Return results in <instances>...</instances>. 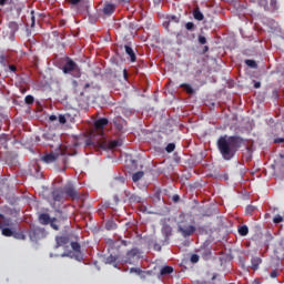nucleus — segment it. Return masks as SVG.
Returning a JSON list of instances; mask_svg holds the SVG:
<instances>
[{"mask_svg": "<svg viewBox=\"0 0 284 284\" xmlns=\"http://www.w3.org/2000/svg\"><path fill=\"white\" fill-rule=\"evenodd\" d=\"M241 148H245L250 153L246 140L240 135H221L217 140L219 152L226 162L234 159Z\"/></svg>", "mask_w": 284, "mask_h": 284, "instance_id": "1", "label": "nucleus"}, {"mask_svg": "<svg viewBox=\"0 0 284 284\" xmlns=\"http://www.w3.org/2000/svg\"><path fill=\"white\" fill-rule=\"evenodd\" d=\"M87 146H98L101 149H106L108 148V142L105 141V135L103 134H98L95 132L91 133V139H88L85 141Z\"/></svg>", "mask_w": 284, "mask_h": 284, "instance_id": "2", "label": "nucleus"}, {"mask_svg": "<svg viewBox=\"0 0 284 284\" xmlns=\"http://www.w3.org/2000/svg\"><path fill=\"white\" fill-rule=\"evenodd\" d=\"M27 234L29 236V240H31L32 242H36V243H38V241H42L48 235V233H45L44 227H39L36 225L31 226L27 231Z\"/></svg>", "mask_w": 284, "mask_h": 284, "instance_id": "3", "label": "nucleus"}, {"mask_svg": "<svg viewBox=\"0 0 284 284\" xmlns=\"http://www.w3.org/2000/svg\"><path fill=\"white\" fill-rule=\"evenodd\" d=\"M62 72L64 74H72L74 78L79 79L81 77V71L78 65L72 59H69L67 63L62 67Z\"/></svg>", "mask_w": 284, "mask_h": 284, "instance_id": "4", "label": "nucleus"}, {"mask_svg": "<svg viewBox=\"0 0 284 284\" xmlns=\"http://www.w3.org/2000/svg\"><path fill=\"white\" fill-rule=\"evenodd\" d=\"M60 190H62L68 199H70L71 201L81 200V194L78 192V190L74 187V184L72 183L64 184V186L60 187Z\"/></svg>", "mask_w": 284, "mask_h": 284, "instance_id": "5", "label": "nucleus"}, {"mask_svg": "<svg viewBox=\"0 0 284 284\" xmlns=\"http://www.w3.org/2000/svg\"><path fill=\"white\" fill-rule=\"evenodd\" d=\"M140 255H141L140 248L133 247L128 253H125L122 261L124 264L133 265L136 261L140 260Z\"/></svg>", "mask_w": 284, "mask_h": 284, "instance_id": "6", "label": "nucleus"}, {"mask_svg": "<svg viewBox=\"0 0 284 284\" xmlns=\"http://www.w3.org/2000/svg\"><path fill=\"white\" fill-rule=\"evenodd\" d=\"M39 222L41 225H51L53 231L59 232L60 231V226L59 224H57V217H50V215L48 213H41L39 215Z\"/></svg>", "mask_w": 284, "mask_h": 284, "instance_id": "7", "label": "nucleus"}, {"mask_svg": "<svg viewBox=\"0 0 284 284\" xmlns=\"http://www.w3.org/2000/svg\"><path fill=\"white\" fill-rule=\"evenodd\" d=\"M109 124V120L105 118H101L94 121V131L92 133L104 135V128Z\"/></svg>", "mask_w": 284, "mask_h": 284, "instance_id": "8", "label": "nucleus"}, {"mask_svg": "<svg viewBox=\"0 0 284 284\" xmlns=\"http://www.w3.org/2000/svg\"><path fill=\"white\" fill-rule=\"evenodd\" d=\"M178 231L180 232V234H182L183 237H189L197 231V227H195L194 225L180 224Z\"/></svg>", "mask_w": 284, "mask_h": 284, "instance_id": "9", "label": "nucleus"}, {"mask_svg": "<svg viewBox=\"0 0 284 284\" xmlns=\"http://www.w3.org/2000/svg\"><path fill=\"white\" fill-rule=\"evenodd\" d=\"M53 202H65L70 199L60 187L55 189L51 193Z\"/></svg>", "mask_w": 284, "mask_h": 284, "instance_id": "10", "label": "nucleus"}, {"mask_svg": "<svg viewBox=\"0 0 284 284\" xmlns=\"http://www.w3.org/2000/svg\"><path fill=\"white\" fill-rule=\"evenodd\" d=\"M60 155L61 154L59 153L51 152L49 154H44L43 156H41L40 161L45 164L55 163V161L59 160Z\"/></svg>", "mask_w": 284, "mask_h": 284, "instance_id": "11", "label": "nucleus"}, {"mask_svg": "<svg viewBox=\"0 0 284 284\" xmlns=\"http://www.w3.org/2000/svg\"><path fill=\"white\" fill-rule=\"evenodd\" d=\"M55 242H57L55 248H60V247H67L70 240L67 235H60L55 237Z\"/></svg>", "mask_w": 284, "mask_h": 284, "instance_id": "12", "label": "nucleus"}, {"mask_svg": "<svg viewBox=\"0 0 284 284\" xmlns=\"http://www.w3.org/2000/svg\"><path fill=\"white\" fill-rule=\"evenodd\" d=\"M71 248L77 253L75 255V260L77 261H82L83 260V255L81 254V245L79 242H71L70 243Z\"/></svg>", "mask_w": 284, "mask_h": 284, "instance_id": "13", "label": "nucleus"}, {"mask_svg": "<svg viewBox=\"0 0 284 284\" xmlns=\"http://www.w3.org/2000/svg\"><path fill=\"white\" fill-rule=\"evenodd\" d=\"M126 121L121 118L113 119V128H115L120 133L123 132Z\"/></svg>", "mask_w": 284, "mask_h": 284, "instance_id": "14", "label": "nucleus"}, {"mask_svg": "<svg viewBox=\"0 0 284 284\" xmlns=\"http://www.w3.org/2000/svg\"><path fill=\"white\" fill-rule=\"evenodd\" d=\"M105 265H112L115 268H119V257L110 255L109 257L104 258Z\"/></svg>", "mask_w": 284, "mask_h": 284, "instance_id": "15", "label": "nucleus"}, {"mask_svg": "<svg viewBox=\"0 0 284 284\" xmlns=\"http://www.w3.org/2000/svg\"><path fill=\"white\" fill-rule=\"evenodd\" d=\"M115 12V4L113 3H106L104 4V8H103V13L105 16H111Z\"/></svg>", "mask_w": 284, "mask_h": 284, "instance_id": "16", "label": "nucleus"}, {"mask_svg": "<svg viewBox=\"0 0 284 284\" xmlns=\"http://www.w3.org/2000/svg\"><path fill=\"white\" fill-rule=\"evenodd\" d=\"M161 233L164 235L165 241H168L172 235V227L169 224H164L163 229H161Z\"/></svg>", "mask_w": 284, "mask_h": 284, "instance_id": "17", "label": "nucleus"}, {"mask_svg": "<svg viewBox=\"0 0 284 284\" xmlns=\"http://www.w3.org/2000/svg\"><path fill=\"white\" fill-rule=\"evenodd\" d=\"M2 226H12V220L0 214V229H2Z\"/></svg>", "mask_w": 284, "mask_h": 284, "instance_id": "18", "label": "nucleus"}, {"mask_svg": "<svg viewBox=\"0 0 284 284\" xmlns=\"http://www.w3.org/2000/svg\"><path fill=\"white\" fill-rule=\"evenodd\" d=\"M124 51H125V54H128L130 57V61L134 63L136 60V57H135V53H134L132 47L124 45Z\"/></svg>", "mask_w": 284, "mask_h": 284, "instance_id": "19", "label": "nucleus"}, {"mask_svg": "<svg viewBox=\"0 0 284 284\" xmlns=\"http://www.w3.org/2000/svg\"><path fill=\"white\" fill-rule=\"evenodd\" d=\"M174 22V23H180V18L175 17V16H170L169 17V21L164 22V29L170 31V23Z\"/></svg>", "mask_w": 284, "mask_h": 284, "instance_id": "20", "label": "nucleus"}, {"mask_svg": "<svg viewBox=\"0 0 284 284\" xmlns=\"http://www.w3.org/2000/svg\"><path fill=\"white\" fill-rule=\"evenodd\" d=\"M172 273H174V267H172V266H163L160 270V275L161 276L171 275Z\"/></svg>", "mask_w": 284, "mask_h": 284, "instance_id": "21", "label": "nucleus"}, {"mask_svg": "<svg viewBox=\"0 0 284 284\" xmlns=\"http://www.w3.org/2000/svg\"><path fill=\"white\" fill-rule=\"evenodd\" d=\"M130 273H135L136 275H140L142 280H145L146 271H142L140 267H131Z\"/></svg>", "mask_w": 284, "mask_h": 284, "instance_id": "22", "label": "nucleus"}, {"mask_svg": "<svg viewBox=\"0 0 284 284\" xmlns=\"http://www.w3.org/2000/svg\"><path fill=\"white\" fill-rule=\"evenodd\" d=\"M237 232L240 236H247L248 235V227L247 225H240L237 226Z\"/></svg>", "mask_w": 284, "mask_h": 284, "instance_id": "23", "label": "nucleus"}, {"mask_svg": "<svg viewBox=\"0 0 284 284\" xmlns=\"http://www.w3.org/2000/svg\"><path fill=\"white\" fill-rule=\"evenodd\" d=\"M193 17L196 21H203L204 20V14L201 13L200 8H195L193 11Z\"/></svg>", "mask_w": 284, "mask_h": 284, "instance_id": "24", "label": "nucleus"}, {"mask_svg": "<svg viewBox=\"0 0 284 284\" xmlns=\"http://www.w3.org/2000/svg\"><path fill=\"white\" fill-rule=\"evenodd\" d=\"M12 236L18 241H26L27 240V235L23 231L14 232Z\"/></svg>", "mask_w": 284, "mask_h": 284, "instance_id": "25", "label": "nucleus"}, {"mask_svg": "<svg viewBox=\"0 0 284 284\" xmlns=\"http://www.w3.org/2000/svg\"><path fill=\"white\" fill-rule=\"evenodd\" d=\"M180 88L183 89L187 94H194L193 88L187 83L180 84Z\"/></svg>", "mask_w": 284, "mask_h": 284, "instance_id": "26", "label": "nucleus"}, {"mask_svg": "<svg viewBox=\"0 0 284 284\" xmlns=\"http://www.w3.org/2000/svg\"><path fill=\"white\" fill-rule=\"evenodd\" d=\"M57 221H68V214L61 210H57Z\"/></svg>", "mask_w": 284, "mask_h": 284, "instance_id": "27", "label": "nucleus"}, {"mask_svg": "<svg viewBox=\"0 0 284 284\" xmlns=\"http://www.w3.org/2000/svg\"><path fill=\"white\" fill-rule=\"evenodd\" d=\"M0 230H2V235L10 237L13 236L16 232H13L11 229L2 226L0 227Z\"/></svg>", "mask_w": 284, "mask_h": 284, "instance_id": "28", "label": "nucleus"}, {"mask_svg": "<svg viewBox=\"0 0 284 284\" xmlns=\"http://www.w3.org/2000/svg\"><path fill=\"white\" fill-rule=\"evenodd\" d=\"M143 178H144V172L139 171V172L133 174L132 180H133V182H139Z\"/></svg>", "mask_w": 284, "mask_h": 284, "instance_id": "29", "label": "nucleus"}, {"mask_svg": "<svg viewBox=\"0 0 284 284\" xmlns=\"http://www.w3.org/2000/svg\"><path fill=\"white\" fill-rule=\"evenodd\" d=\"M141 201H142V197L135 194L131 195L128 200V202L130 203H140Z\"/></svg>", "mask_w": 284, "mask_h": 284, "instance_id": "30", "label": "nucleus"}, {"mask_svg": "<svg viewBox=\"0 0 284 284\" xmlns=\"http://www.w3.org/2000/svg\"><path fill=\"white\" fill-rule=\"evenodd\" d=\"M120 146H121L120 140H112V141H110V144H109L110 149H115V148H120Z\"/></svg>", "mask_w": 284, "mask_h": 284, "instance_id": "31", "label": "nucleus"}, {"mask_svg": "<svg viewBox=\"0 0 284 284\" xmlns=\"http://www.w3.org/2000/svg\"><path fill=\"white\" fill-rule=\"evenodd\" d=\"M9 29L11 30V33H16L19 30V26L17 22H10Z\"/></svg>", "mask_w": 284, "mask_h": 284, "instance_id": "32", "label": "nucleus"}, {"mask_svg": "<svg viewBox=\"0 0 284 284\" xmlns=\"http://www.w3.org/2000/svg\"><path fill=\"white\" fill-rule=\"evenodd\" d=\"M245 65H248L251 69H257V62L254 60H245Z\"/></svg>", "mask_w": 284, "mask_h": 284, "instance_id": "33", "label": "nucleus"}, {"mask_svg": "<svg viewBox=\"0 0 284 284\" xmlns=\"http://www.w3.org/2000/svg\"><path fill=\"white\" fill-rule=\"evenodd\" d=\"M175 144L174 143H170V144H166V146H165V152L166 153H172V152H174L175 151Z\"/></svg>", "mask_w": 284, "mask_h": 284, "instance_id": "34", "label": "nucleus"}, {"mask_svg": "<svg viewBox=\"0 0 284 284\" xmlns=\"http://www.w3.org/2000/svg\"><path fill=\"white\" fill-rule=\"evenodd\" d=\"M253 2L260 7H263L264 9L267 7V0H253Z\"/></svg>", "mask_w": 284, "mask_h": 284, "instance_id": "35", "label": "nucleus"}, {"mask_svg": "<svg viewBox=\"0 0 284 284\" xmlns=\"http://www.w3.org/2000/svg\"><path fill=\"white\" fill-rule=\"evenodd\" d=\"M105 227L108 231H113L116 229V224L114 222H106Z\"/></svg>", "mask_w": 284, "mask_h": 284, "instance_id": "36", "label": "nucleus"}, {"mask_svg": "<svg viewBox=\"0 0 284 284\" xmlns=\"http://www.w3.org/2000/svg\"><path fill=\"white\" fill-rule=\"evenodd\" d=\"M255 210H256L255 206L248 205V206L245 209V214L252 215L253 212H255Z\"/></svg>", "mask_w": 284, "mask_h": 284, "instance_id": "37", "label": "nucleus"}, {"mask_svg": "<svg viewBox=\"0 0 284 284\" xmlns=\"http://www.w3.org/2000/svg\"><path fill=\"white\" fill-rule=\"evenodd\" d=\"M182 39H185V36H183V32H178L176 33V41H178L179 45L182 44Z\"/></svg>", "mask_w": 284, "mask_h": 284, "instance_id": "38", "label": "nucleus"}, {"mask_svg": "<svg viewBox=\"0 0 284 284\" xmlns=\"http://www.w3.org/2000/svg\"><path fill=\"white\" fill-rule=\"evenodd\" d=\"M190 261H191V263L196 264L200 261V256L197 254H193V255H191Z\"/></svg>", "mask_w": 284, "mask_h": 284, "instance_id": "39", "label": "nucleus"}, {"mask_svg": "<svg viewBox=\"0 0 284 284\" xmlns=\"http://www.w3.org/2000/svg\"><path fill=\"white\" fill-rule=\"evenodd\" d=\"M284 221L282 215H275V217L273 219L274 224H278L282 223Z\"/></svg>", "mask_w": 284, "mask_h": 284, "instance_id": "40", "label": "nucleus"}, {"mask_svg": "<svg viewBox=\"0 0 284 284\" xmlns=\"http://www.w3.org/2000/svg\"><path fill=\"white\" fill-rule=\"evenodd\" d=\"M197 42H199L201 45H205V44H206V38L203 37V36H197Z\"/></svg>", "mask_w": 284, "mask_h": 284, "instance_id": "41", "label": "nucleus"}, {"mask_svg": "<svg viewBox=\"0 0 284 284\" xmlns=\"http://www.w3.org/2000/svg\"><path fill=\"white\" fill-rule=\"evenodd\" d=\"M33 102H34V99H33L32 95H26V103H27L28 105L33 104Z\"/></svg>", "mask_w": 284, "mask_h": 284, "instance_id": "42", "label": "nucleus"}, {"mask_svg": "<svg viewBox=\"0 0 284 284\" xmlns=\"http://www.w3.org/2000/svg\"><path fill=\"white\" fill-rule=\"evenodd\" d=\"M260 263H261V260H260V258H254V260L252 261L253 268H254V270H257Z\"/></svg>", "mask_w": 284, "mask_h": 284, "instance_id": "43", "label": "nucleus"}, {"mask_svg": "<svg viewBox=\"0 0 284 284\" xmlns=\"http://www.w3.org/2000/svg\"><path fill=\"white\" fill-rule=\"evenodd\" d=\"M36 27V11H31V28Z\"/></svg>", "mask_w": 284, "mask_h": 284, "instance_id": "44", "label": "nucleus"}, {"mask_svg": "<svg viewBox=\"0 0 284 284\" xmlns=\"http://www.w3.org/2000/svg\"><path fill=\"white\" fill-rule=\"evenodd\" d=\"M185 29H187L189 31H194L195 27L193 22H187L185 23Z\"/></svg>", "mask_w": 284, "mask_h": 284, "instance_id": "45", "label": "nucleus"}, {"mask_svg": "<svg viewBox=\"0 0 284 284\" xmlns=\"http://www.w3.org/2000/svg\"><path fill=\"white\" fill-rule=\"evenodd\" d=\"M13 3V0H0V6H10Z\"/></svg>", "mask_w": 284, "mask_h": 284, "instance_id": "46", "label": "nucleus"}, {"mask_svg": "<svg viewBox=\"0 0 284 284\" xmlns=\"http://www.w3.org/2000/svg\"><path fill=\"white\" fill-rule=\"evenodd\" d=\"M59 123H60V124H65V123H67V118H65V115H59Z\"/></svg>", "mask_w": 284, "mask_h": 284, "instance_id": "47", "label": "nucleus"}, {"mask_svg": "<svg viewBox=\"0 0 284 284\" xmlns=\"http://www.w3.org/2000/svg\"><path fill=\"white\" fill-rule=\"evenodd\" d=\"M110 207V203L105 201L104 203H101V210H108Z\"/></svg>", "mask_w": 284, "mask_h": 284, "instance_id": "48", "label": "nucleus"}, {"mask_svg": "<svg viewBox=\"0 0 284 284\" xmlns=\"http://www.w3.org/2000/svg\"><path fill=\"white\" fill-rule=\"evenodd\" d=\"M271 7L273 10H277V0H271Z\"/></svg>", "mask_w": 284, "mask_h": 284, "instance_id": "49", "label": "nucleus"}, {"mask_svg": "<svg viewBox=\"0 0 284 284\" xmlns=\"http://www.w3.org/2000/svg\"><path fill=\"white\" fill-rule=\"evenodd\" d=\"M278 271L277 270H274L271 272V278H276L278 276Z\"/></svg>", "mask_w": 284, "mask_h": 284, "instance_id": "50", "label": "nucleus"}, {"mask_svg": "<svg viewBox=\"0 0 284 284\" xmlns=\"http://www.w3.org/2000/svg\"><path fill=\"white\" fill-rule=\"evenodd\" d=\"M82 0H68L71 6H78Z\"/></svg>", "mask_w": 284, "mask_h": 284, "instance_id": "51", "label": "nucleus"}, {"mask_svg": "<svg viewBox=\"0 0 284 284\" xmlns=\"http://www.w3.org/2000/svg\"><path fill=\"white\" fill-rule=\"evenodd\" d=\"M0 60H1V64H2L3 67H7V58H6V55H1V57H0Z\"/></svg>", "mask_w": 284, "mask_h": 284, "instance_id": "52", "label": "nucleus"}, {"mask_svg": "<svg viewBox=\"0 0 284 284\" xmlns=\"http://www.w3.org/2000/svg\"><path fill=\"white\" fill-rule=\"evenodd\" d=\"M180 200H181V197H180L179 194H175V195L172 196V202L178 203V202H180Z\"/></svg>", "mask_w": 284, "mask_h": 284, "instance_id": "53", "label": "nucleus"}, {"mask_svg": "<svg viewBox=\"0 0 284 284\" xmlns=\"http://www.w3.org/2000/svg\"><path fill=\"white\" fill-rule=\"evenodd\" d=\"M133 193H130L129 191H124V196L125 199H128V201L130 200L131 196H133Z\"/></svg>", "mask_w": 284, "mask_h": 284, "instance_id": "54", "label": "nucleus"}, {"mask_svg": "<svg viewBox=\"0 0 284 284\" xmlns=\"http://www.w3.org/2000/svg\"><path fill=\"white\" fill-rule=\"evenodd\" d=\"M8 68L10 70V72H16L18 70V68L13 64H10Z\"/></svg>", "mask_w": 284, "mask_h": 284, "instance_id": "55", "label": "nucleus"}, {"mask_svg": "<svg viewBox=\"0 0 284 284\" xmlns=\"http://www.w3.org/2000/svg\"><path fill=\"white\" fill-rule=\"evenodd\" d=\"M253 83H254V89L258 90L261 88L260 81H253Z\"/></svg>", "mask_w": 284, "mask_h": 284, "instance_id": "56", "label": "nucleus"}, {"mask_svg": "<svg viewBox=\"0 0 284 284\" xmlns=\"http://www.w3.org/2000/svg\"><path fill=\"white\" fill-rule=\"evenodd\" d=\"M62 257H72V252H64L61 255Z\"/></svg>", "mask_w": 284, "mask_h": 284, "instance_id": "57", "label": "nucleus"}, {"mask_svg": "<svg viewBox=\"0 0 284 284\" xmlns=\"http://www.w3.org/2000/svg\"><path fill=\"white\" fill-rule=\"evenodd\" d=\"M113 202H115V204L120 203V197L119 195H113Z\"/></svg>", "mask_w": 284, "mask_h": 284, "instance_id": "58", "label": "nucleus"}, {"mask_svg": "<svg viewBox=\"0 0 284 284\" xmlns=\"http://www.w3.org/2000/svg\"><path fill=\"white\" fill-rule=\"evenodd\" d=\"M274 143H284V138L275 139Z\"/></svg>", "mask_w": 284, "mask_h": 284, "instance_id": "59", "label": "nucleus"}, {"mask_svg": "<svg viewBox=\"0 0 284 284\" xmlns=\"http://www.w3.org/2000/svg\"><path fill=\"white\" fill-rule=\"evenodd\" d=\"M268 24L272 27H277V22L275 20H268Z\"/></svg>", "mask_w": 284, "mask_h": 284, "instance_id": "60", "label": "nucleus"}, {"mask_svg": "<svg viewBox=\"0 0 284 284\" xmlns=\"http://www.w3.org/2000/svg\"><path fill=\"white\" fill-rule=\"evenodd\" d=\"M207 51H210V47L209 45L203 47L202 54H205Z\"/></svg>", "mask_w": 284, "mask_h": 284, "instance_id": "61", "label": "nucleus"}, {"mask_svg": "<svg viewBox=\"0 0 284 284\" xmlns=\"http://www.w3.org/2000/svg\"><path fill=\"white\" fill-rule=\"evenodd\" d=\"M154 251H162V246L159 244H154Z\"/></svg>", "mask_w": 284, "mask_h": 284, "instance_id": "62", "label": "nucleus"}, {"mask_svg": "<svg viewBox=\"0 0 284 284\" xmlns=\"http://www.w3.org/2000/svg\"><path fill=\"white\" fill-rule=\"evenodd\" d=\"M57 115H50V118H49V120H50V122H54V121H57Z\"/></svg>", "mask_w": 284, "mask_h": 284, "instance_id": "63", "label": "nucleus"}, {"mask_svg": "<svg viewBox=\"0 0 284 284\" xmlns=\"http://www.w3.org/2000/svg\"><path fill=\"white\" fill-rule=\"evenodd\" d=\"M123 78H124V80H128V70L126 69L123 70Z\"/></svg>", "mask_w": 284, "mask_h": 284, "instance_id": "64", "label": "nucleus"}]
</instances>
